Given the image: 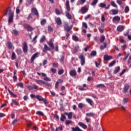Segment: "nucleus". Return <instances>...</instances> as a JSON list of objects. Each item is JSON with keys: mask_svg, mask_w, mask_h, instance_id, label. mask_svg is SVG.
I'll list each match as a JSON object with an SVG mask.
<instances>
[{"mask_svg": "<svg viewBox=\"0 0 131 131\" xmlns=\"http://www.w3.org/2000/svg\"><path fill=\"white\" fill-rule=\"evenodd\" d=\"M4 15L8 16V23H13V20L14 19V12L12 11L10 8H8L5 10L4 13Z\"/></svg>", "mask_w": 131, "mask_h": 131, "instance_id": "nucleus-1", "label": "nucleus"}, {"mask_svg": "<svg viewBox=\"0 0 131 131\" xmlns=\"http://www.w3.org/2000/svg\"><path fill=\"white\" fill-rule=\"evenodd\" d=\"M79 58L81 60V66H83L84 64H85V58H84V56L83 54H80L79 55Z\"/></svg>", "mask_w": 131, "mask_h": 131, "instance_id": "nucleus-2", "label": "nucleus"}, {"mask_svg": "<svg viewBox=\"0 0 131 131\" xmlns=\"http://www.w3.org/2000/svg\"><path fill=\"white\" fill-rule=\"evenodd\" d=\"M120 21V17L118 16H115L113 18V22L115 24H117Z\"/></svg>", "mask_w": 131, "mask_h": 131, "instance_id": "nucleus-3", "label": "nucleus"}, {"mask_svg": "<svg viewBox=\"0 0 131 131\" xmlns=\"http://www.w3.org/2000/svg\"><path fill=\"white\" fill-rule=\"evenodd\" d=\"M63 27H64L65 30H66V31H67V32L70 31V30L72 29V26H70L69 27L68 26V24L67 23H64Z\"/></svg>", "mask_w": 131, "mask_h": 131, "instance_id": "nucleus-4", "label": "nucleus"}, {"mask_svg": "<svg viewBox=\"0 0 131 131\" xmlns=\"http://www.w3.org/2000/svg\"><path fill=\"white\" fill-rule=\"evenodd\" d=\"M82 28H83L82 30V32H83V33H86V30L85 29H88V25L85 23H82Z\"/></svg>", "mask_w": 131, "mask_h": 131, "instance_id": "nucleus-5", "label": "nucleus"}, {"mask_svg": "<svg viewBox=\"0 0 131 131\" xmlns=\"http://www.w3.org/2000/svg\"><path fill=\"white\" fill-rule=\"evenodd\" d=\"M31 13L34 14L35 16H37L38 17V11H37V10L35 8H32L31 9Z\"/></svg>", "mask_w": 131, "mask_h": 131, "instance_id": "nucleus-6", "label": "nucleus"}, {"mask_svg": "<svg viewBox=\"0 0 131 131\" xmlns=\"http://www.w3.org/2000/svg\"><path fill=\"white\" fill-rule=\"evenodd\" d=\"M25 29H27L28 31H32L33 30V28L30 26L29 25L26 24L24 25Z\"/></svg>", "mask_w": 131, "mask_h": 131, "instance_id": "nucleus-7", "label": "nucleus"}, {"mask_svg": "<svg viewBox=\"0 0 131 131\" xmlns=\"http://www.w3.org/2000/svg\"><path fill=\"white\" fill-rule=\"evenodd\" d=\"M38 57V53H35L31 57V63H33V61L36 59Z\"/></svg>", "mask_w": 131, "mask_h": 131, "instance_id": "nucleus-8", "label": "nucleus"}, {"mask_svg": "<svg viewBox=\"0 0 131 131\" xmlns=\"http://www.w3.org/2000/svg\"><path fill=\"white\" fill-rule=\"evenodd\" d=\"M7 46L9 50H13V49H14V46H13V43L10 41L7 42Z\"/></svg>", "mask_w": 131, "mask_h": 131, "instance_id": "nucleus-9", "label": "nucleus"}, {"mask_svg": "<svg viewBox=\"0 0 131 131\" xmlns=\"http://www.w3.org/2000/svg\"><path fill=\"white\" fill-rule=\"evenodd\" d=\"M35 81L37 84H39L40 85H42V84H45V81L42 80L36 79Z\"/></svg>", "mask_w": 131, "mask_h": 131, "instance_id": "nucleus-10", "label": "nucleus"}, {"mask_svg": "<svg viewBox=\"0 0 131 131\" xmlns=\"http://www.w3.org/2000/svg\"><path fill=\"white\" fill-rule=\"evenodd\" d=\"M23 50L24 53H27L28 47H27V43H26V42H25L23 44Z\"/></svg>", "mask_w": 131, "mask_h": 131, "instance_id": "nucleus-11", "label": "nucleus"}, {"mask_svg": "<svg viewBox=\"0 0 131 131\" xmlns=\"http://www.w3.org/2000/svg\"><path fill=\"white\" fill-rule=\"evenodd\" d=\"M130 86L128 85V84H125L124 89L123 90V93H127V91H128V89H129Z\"/></svg>", "mask_w": 131, "mask_h": 131, "instance_id": "nucleus-12", "label": "nucleus"}, {"mask_svg": "<svg viewBox=\"0 0 131 131\" xmlns=\"http://www.w3.org/2000/svg\"><path fill=\"white\" fill-rule=\"evenodd\" d=\"M111 59H113L112 56H109L108 55H104V61H109V60H111Z\"/></svg>", "mask_w": 131, "mask_h": 131, "instance_id": "nucleus-13", "label": "nucleus"}, {"mask_svg": "<svg viewBox=\"0 0 131 131\" xmlns=\"http://www.w3.org/2000/svg\"><path fill=\"white\" fill-rule=\"evenodd\" d=\"M66 7L68 12H70V6L69 5V1L67 0L66 2Z\"/></svg>", "mask_w": 131, "mask_h": 131, "instance_id": "nucleus-14", "label": "nucleus"}, {"mask_svg": "<svg viewBox=\"0 0 131 131\" xmlns=\"http://www.w3.org/2000/svg\"><path fill=\"white\" fill-rule=\"evenodd\" d=\"M78 125L81 126V127H82L84 129H86L88 128V126L82 122H79Z\"/></svg>", "mask_w": 131, "mask_h": 131, "instance_id": "nucleus-15", "label": "nucleus"}, {"mask_svg": "<svg viewBox=\"0 0 131 131\" xmlns=\"http://www.w3.org/2000/svg\"><path fill=\"white\" fill-rule=\"evenodd\" d=\"M70 75L73 77V76H76V71L75 70H72L70 72Z\"/></svg>", "mask_w": 131, "mask_h": 131, "instance_id": "nucleus-16", "label": "nucleus"}, {"mask_svg": "<svg viewBox=\"0 0 131 131\" xmlns=\"http://www.w3.org/2000/svg\"><path fill=\"white\" fill-rule=\"evenodd\" d=\"M124 29V26L122 25H119L117 27V30L121 32V31H123V30Z\"/></svg>", "mask_w": 131, "mask_h": 131, "instance_id": "nucleus-17", "label": "nucleus"}, {"mask_svg": "<svg viewBox=\"0 0 131 131\" xmlns=\"http://www.w3.org/2000/svg\"><path fill=\"white\" fill-rule=\"evenodd\" d=\"M47 43L48 46H49V47H50V48L52 49V50H54V49H55V47H54V43H53V41H49L47 42Z\"/></svg>", "mask_w": 131, "mask_h": 131, "instance_id": "nucleus-18", "label": "nucleus"}, {"mask_svg": "<svg viewBox=\"0 0 131 131\" xmlns=\"http://www.w3.org/2000/svg\"><path fill=\"white\" fill-rule=\"evenodd\" d=\"M56 23H57V25H61L62 24V21H61V19L60 17H57L55 19Z\"/></svg>", "mask_w": 131, "mask_h": 131, "instance_id": "nucleus-19", "label": "nucleus"}, {"mask_svg": "<svg viewBox=\"0 0 131 131\" xmlns=\"http://www.w3.org/2000/svg\"><path fill=\"white\" fill-rule=\"evenodd\" d=\"M120 71V67H117L114 70V74H116L118 73V72H119Z\"/></svg>", "mask_w": 131, "mask_h": 131, "instance_id": "nucleus-20", "label": "nucleus"}, {"mask_svg": "<svg viewBox=\"0 0 131 131\" xmlns=\"http://www.w3.org/2000/svg\"><path fill=\"white\" fill-rule=\"evenodd\" d=\"M33 2H34V0H27V3H26L27 7H29Z\"/></svg>", "mask_w": 131, "mask_h": 131, "instance_id": "nucleus-21", "label": "nucleus"}, {"mask_svg": "<svg viewBox=\"0 0 131 131\" xmlns=\"http://www.w3.org/2000/svg\"><path fill=\"white\" fill-rule=\"evenodd\" d=\"M47 51H51V48L48 47V45H45L43 52H46Z\"/></svg>", "mask_w": 131, "mask_h": 131, "instance_id": "nucleus-22", "label": "nucleus"}, {"mask_svg": "<svg viewBox=\"0 0 131 131\" xmlns=\"http://www.w3.org/2000/svg\"><path fill=\"white\" fill-rule=\"evenodd\" d=\"M81 12L82 14H85L88 12V9L86 7L81 8Z\"/></svg>", "mask_w": 131, "mask_h": 131, "instance_id": "nucleus-23", "label": "nucleus"}, {"mask_svg": "<svg viewBox=\"0 0 131 131\" xmlns=\"http://www.w3.org/2000/svg\"><path fill=\"white\" fill-rule=\"evenodd\" d=\"M64 115L68 116L69 119H71V118H72V112H70L69 113H65Z\"/></svg>", "mask_w": 131, "mask_h": 131, "instance_id": "nucleus-24", "label": "nucleus"}, {"mask_svg": "<svg viewBox=\"0 0 131 131\" xmlns=\"http://www.w3.org/2000/svg\"><path fill=\"white\" fill-rule=\"evenodd\" d=\"M66 16L68 18V19H69L70 20H71V19H72V16H71V14L68 12H66Z\"/></svg>", "mask_w": 131, "mask_h": 131, "instance_id": "nucleus-25", "label": "nucleus"}, {"mask_svg": "<svg viewBox=\"0 0 131 131\" xmlns=\"http://www.w3.org/2000/svg\"><path fill=\"white\" fill-rule=\"evenodd\" d=\"M85 100L87 103H89L91 106H93V100L90 98H86Z\"/></svg>", "mask_w": 131, "mask_h": 131, "instance_id": "nucleus-26", "label": "nucleus"}, {"mask_svg": "<svg viewBox=\"0 0 131 131\" xmlns=\"http://www.w3.org/2000/svg\"><path fill=\"white\" fill-rule=\"evenodd\" d=\"M86 116H88V117H94L95 114L94 113H86Z\"/></svg>", "mask_w": 131, "mask_h": 131, "instance_id": "nucleus-27", "label": "nucleus"}, {"mask_svg": "<svg viewBox=\"0 0 131 131\" xmlns=\"http://www.w3.org/2000/svg\"><path fill=\"white\" fill-rule=\"evenodd\" d=\"M103 45H104V46H103V45H101L100 47V50H104L106 47H107V42H104V43H103Z\"/></svg>", "mask_w": 131, "mask_h": 131, "instance_id": "nucleus-28", "label": "nucleus"}, {"mask_svg": "<svg viewBox=\"0 0 131 131\" xmlns=\"http://www.w3.org/2000/svg\"><path fill=\"white\" fill-rule=\"evenodd\" d=\"M72 131H82V130L80 129L78 127H72Z\"/></svg>", "mask_w": 131, "mask_h": 131, "instance_id": "nucleus-29", "label": "nucleus"}, {"mask_svg": "<svg viewBox=\"0 0 131 131\" xmlns=\"http://www.w3.org/2000/svg\"><path fill=\"white\" fill-rule=\"evenodd\" d=\"M100 33H103L104 32V26L102 25L100 27L98 28Z\"/></svg>", "mask_w": 131, "mask_h": 131, "instance_id": "nucleus-30", "label": "nucleus"}, {"mask_svg": "<svg viewBox=\"0 0 131 131\" xmlns=\"http://www.w3.org/2000/svg\"><path fill=\"white\" fill-rule=\"evenodd\" d=\"M86 0H79L78 1L77 6H79V5H82L83 4H84L85 3Z\"/></svg>", "mask_w": 131, "mask_h": 131, "instance_id": "nucleus-31", "label": "nucleus"}, {"mask_svg": "<svg viewBox=\"0 0 131 131\" xmlns=\"http://www.w3.org/2000/svg\"><path fill=\"white\" fill-rule=\"evenodd\" d=\"M113 15H117L118 14V10L115 9H112L111 10Z\"/></svg>", "mask_w": 131, "mask_h": 131, "instance_id": "nucleus-32", "label": "nucleus"}, {"mask_svg": "<svg viewBox=\"0 0 131 131\" xmlns=\"http://www.w3.org/2000/svg\"><path fill=\"white\" fill-rule=\"evenodd\" d=\"M12 34H14V35H18V34H19V32L16 29H14L12 30Z\"/></svg>", "mask_w": 131, "mask_h": 131, "instance_id": "nucleus-33", "label": "nucleus"}, {"mask_svg": "<svg viewBox=\"0 0 131 131\" xmlns=\"http://www.w3.org/2000/svg\"><path fill=\"white\" fill-rule=\"evenodd\" d=\"M36 98L38 100V101H43V98H42L41 96L39 95L36 96Z\"/></svg>", "mask_w": 131, "mask_h": 131, "instance_id": "nucleus-34", "label": "nucleus"}, {"mask_svg": "<svg viewBox=\"0 0 131 131\" xmlns=\"http://www.w3.org/2000/svg\"><path fill=\"white\" fill-rule=\"evenodd\" d=\"M34 16V15L33 13H31L27 17L28 20H30V19H32Z\"/></svg>", "mask_w": 131, "mask_h": 131, "instance_id": "nucleus-35", "label": "nucleus"}, {"mask_svg": "<svg viewBox=\"0 0 131 131\" xmlns=\"http://www.w3.org/2000/svg\"><path fill=\"white\" fill-rule=\"evenodd\" d=\"M90 55L91 57H95V56L97 55V52H96V51H92Z\"/></svg>", "mask_w": 131, "mask_h": 131, "instance_id": "nucleus-36", "label": "nucleus"}, {"mask_svg": "<svg viewBox=\"0 0 131 131\" xmlns=\"http://www.w3.org/2000/svg\"><path fill=\"white\" fill-rule=\"evenodd\" d=\"M116 61L115 60H113L108 64V67H112L115 64H116Z\"/></svg>", "mask_w": 131, "mask_h": 131, "instance_id": "nucleus-37", "label": "nucleus"}, {"mask_svg": "<svg viewBox=\"0 0 131 131\" xmlns=\"http://www.w3.org/2000/svg\"><path fill=\"white\" fill-rule=\"evenodd\" d=\"M16 59V54L15 52H12L11 55V60H15Z\"/></svg>", "mask_w": 131, "mask_h": 131, "instance_id": "nucleus-38", "label": "nucleus"}, {"mask_svg": "<svg viewBox=\"0 0 131 131\" xmlns=\"http://www.w3.org/2000/svg\"><path fill=\"white\" fill-rule=\"evenodd\" d=\"M78 49H79V47L76 46L75 47V49H74V51H73V53L74 54H76L77 52V51H78Z\"/></svg>", "mask_w": 131, "mask_h": 131, "instance_id": "nucleus-39", "label": "nucleus"}, {"mask_svg": "<svg viewBox=\"0 0 131 131\" xmlns=\"http://www.w3.org/2000/svg\"><path fill=\"white\" fill-rule=\"evenodd\" d=\"M105 36L104 35H102L101 37H100V42H103L104 40H105Z\"/></svg>", "mask_w": 131, "mask_h": 131, "instance_id": "nucleus-40", "label": "nucleus"}, {"mask_svg": "<svg viewBox=\"0 0 131 131\" xmlns=\"http://www.w3.org/2000/svg\"><path fill=\"white\" fill-rule=\"evenodd\" d=\"M46 40V36L43 35L40 40V42L42 43Z\"/></svg>", "mask_w": 131, "mask_h": 131, "instance_id": "nucleus-41", "label": "nucleus"}, {"mask_svg": "<svg viewBox=\"0 0 131 131\" xmlns=\"http://www.w3.org/2000/svg\"><path fill=\"white\" fill-rule=\"evenodd\" d=\"M36 114H37V115H39L40 116H43V113L40 111L36 112Z\"/></svg>", "mask_w": 131, "mask_h": 131, "instance_id": "nucleus-42", "label": "nucleus"}, {"mask_svg": "<svg viewBox=\"0 0 131 131\" xmlns=\"http://www.w3.org/2000/svg\"><path fill=\"white\" fill-rule=\"evenodd\" d=\"M17 86H19L21 89H23V83L18 82L16 84Z\"/></svg>", "mask_w": 131, "mask_h": 131, "instance_id": "nucleus-43", "label": "nucleus"}, {"mask_svg": "<svg viewBox=\"0 0 131 131\" xmlns=\"http://www.w3.org/2000/svg\"><path fill=\"white\" fill-rule=\"evenodd\" d=\"M111 5V6H112V7H114V8H117V5H116V4H115V2H114V1H112Z\"/></svg>", "mask_w": 131, "mask_h": 131, "instance_id": "nucleus-44", "label": "nucleus"}, {"mask_svg": "<svg viewBox=\"0 0 131 131\" xmlns=\"http://www.w3.org/2000/svg\"><path fill=\"white\" fill-rule=\"evenodd\" d=\"M37 74L38 75H41V76H43V77H47V75L45 73H40L39 72L37 73Z\"/></svg>", "mask_w": 131, "mask_h": 131, "instance_id": "nucleus-45", "label": "nucleus"}, {"mask_svg": "<svg viewBox=\"0 0 131 131\" xmlns=\"http://www.w3.org/2000/svg\"><path fill=\"white\" fill-rule=\"evenodd\" d=\"M64 119H66V116L64 115H61V117H60V120L61 121H64Z\"/></svg>", "mask_w": 131, "mask_h": 131, "instance_id": "nucleus-46", "label": "nucleus"}, {"mask_svg": "<svg viewBox=\"0 0 131 131\" xmlns=\"http://www.w3.org/2000/svg\"><path fill=\"white\" fill-rule=\"evenodd\" d=\"M46 23H47V20L45 19H43L40 22L41 25H42V26L45 25Z\"/></svg>", "mask_w": 131, "mask_h": 131, "instance_id": "nucleus-47", "label": "nucleus"}, {"mask_svg": "<svg viewBox=\"0 0 131 131\" xmlns=\"http://www.w3.org/2000/svg\"><path fill=\"white\" fill-rule=\"evenodd\" d=\"M64 73V70H60L58 71V75H61V74H63Z\"/></svg>", "mask_w": 131, "mask_h": 131, "instance_id": "nucleus-48", "label": "nucleus"}, {"mask_svg": "<svg viewBox=\"0 0 131 131\" xmlns=\"http://www.w3.org/2000/svg\"><path fill=\"white\" fill-rule=\"evenodd\" d=\"M97 88H105V85L103 84H99L96 85Z\"/></svg>", "mask_w": 131, "mask_h": 131, "instance_id": "nucleus-49", "label": "nucleus"}, {"mask_svg": "<svg viewBox=\"0 0 131 131\" xmlns=\"http://www.w3.org/2000/svg\"><path fill=\"white\" fill-rule=\"evenodd\" d=\"M72 123V121L70 120L66 121V124L67 125H69V124H71Z\"/></svg>", "mask_w": 131, "mask_h": 131, "instance_id": "nucleus-50", "label": "nucleus"}, {"mask_svg": "<svg viewBox=\"0 0 131 131\" xmlns=\"http://www.w3.org/2000/svg\"><path fill=\"white\" fill-rule=\"evenodd\" d=\"M43 80H45V81H51V78L48 77H45L43 78Z\"/></svg>", "mask_w": 131, "mask_h": 131, "instance_id": "nucleus-51", "label": "nucleus"}, {"mask_svg": "<svg viewBox=\"0 0 131 131\" xmlns=\"http://www.w3.org/2000/svg\"><path fill=\"white\" fill-rule=\"evenodd\" d=\"M97 3H98V0H94L91 3L92 6H95Z\"/></svg>", "mask_w": 131, "mask_h": 131, "instance_id": "nucleus-52", "label": "nucleus"}, {"mask_svg": "<svg viewBox=\"0 0 131 131\" xmlns=\"http://www.w3.org/2000/svg\"><path fill=\"white\" fill-rule=\"evenodd\" d=\"M73 40L75 41H78V37H76V36H73Z\"/></svg>", "mask_w": 131, "mask_h": 131, "instance_id": "nucleus-53", "label": "nucleus"}, {"mask_svg": "<svg viewBox=\"0 0 131 131\" xmlns=\"http://www.w3.org/2000/svg\"><path fill=\"white\" fill-rule=\"evenodd\" d=\"M129 11V8H128V6H126L125 8V13H128Z\"/></svg>", "mask_w": 131, "mask_h": 131, "instance_id": "nucleus-54", "label": "nucleus"}, {"mask_svg": "<svg viewBox=\"0 0 131 131\" xmlns=\"http://www.w3.org/2000/svg\"><path fill=\"white\" fill-rule=\"evenodd\" d=\"M128 102V98H124L123 104H126V103H127Z\"/></svg>", "mask_w": 131, "mask_h": 131, "instance_id": "nucleus-55", "label": "nucleus"}, {"mask_svg": "<svg viewBox=\"0 0 131 131\" xmlns=\"http://www.w3.org/2000/svg\"><path fill=\"white\" fill-rule=\"evenodd\" d=\"M21 52H22V51L21 50V49H17L16 50V53L17 55H20L21 54Z\"/></svg>", "mask_w": 131, "mask_h": 131, "instance_id": "nucleus-56", "label": "nucleus"}, {"mask_svg": "<svg viewBox=\"0 0 131 131\" xmlns=\"http://www.w3.org/2000/svg\"><path fill=\"white\" fill-rule=\"evenodd\" d=\"M84 105L82 104V103H80L78 104V107L80 108V109H81V108H83Z\"/></svg>", "mask_w": 131, "mask_h": 131, "instance_id": "nucleus-57", "label": "nucleus"}, {"mask_svg": "<svg viewBox=\"0 0 131 131\" xmlns=\"http://www.w3.org/2000/svg\"><path fill=\"white\" fill-rule=\"evenodd\" d=\"M128 56H129V54H127L125 55V57L123 58V61H125L127 58H128Z\"/></svg>", "mask_w": 131, "mask_h": 131, "instance_id": "nucleus-58", "label": "nucleus"}, {"mask_svg": "<svg viewBox=\"0 0 131 131\" xmlns=\"http://www.w3.org/2000/svg\"><path fill=\"white\" fill-rule=\"evenodd\" d=\"M55 13L56 15H60L61 12H60V10H59V9H55Z\"/></svg>", "mask_w": 131, "mask_h": 131, "instance_id": "nucleus-59", "label": "nucleus"}, {"mask_svg": "<svg viewBox=\"0 0 131 131\" xmlns=\"http://www.w3.org/2000/svg\"><path fill=\"white\" fill-rule=\"evenodd\" d=\"M56 128V129H57V131L63 130V127H62V126H59V127H57Z\"/></svg>", "mask_w": 131, "mask_h": 131, "instance_id": "nucleus-60", "label": "nucleus"}, {"mask_svg": "<svg viewBox=\"0 0 131 131\" xmlns=\"http://www.w3.org/2000/svg\"><path fill=\"white\" fill-rule=\"evenodd\" d=\"M42 101L44 102V104L46 106H47V104L49 103V101H48V100H47V99H43Z\"/></svg>", "mask_w": 131, "mask_h": 131, "instance_id": "nucleus-61", "label": "nucleus"}, {"mask_svg": "<svg viewBox=\"0 0 131 131\" xmlns=\"http://www.w3.org/2000/svg\"><path fill=\"white\" fill-rule=\"evenodd\" d=\"M100 8H105V7H106V5L104 3H100Z\"/></svg>", "mask_w": 131, "mask_h": 131, "instance_id": "nucleus-62", "label": "nucleus"}, {"mask_svg": "<svg viewBox=\"0 0 131 131\" xmlns=\"http://www.w3.org/2000/svg\"><path fill=\"white\" fill-rule=\"evenodd\" d=\"M13 81L16 82L17 81V76L13 75Z\"/></svg>", "mask_w": 131, "mask_h": 131, "instance_id": "nucleus-63", "label": "nucleus"}, {"mask_svg": "<svg viewBox=\"0 0 131 131\" xmlns=\"http://www.w3.org/2000/svg\"><path fill=\"white\" fill-rule=\"evenodd\" d=\"M16 14H19L20 13V9H19V7H17L16 9Z\"/></svg>", "mask_w": 131, "mask_h": 131, "instance_id": "nucleus-64", "label": "nucleus"}]
</instances>
